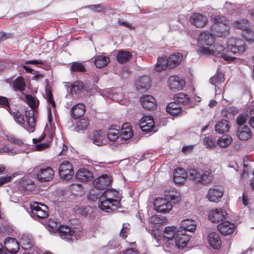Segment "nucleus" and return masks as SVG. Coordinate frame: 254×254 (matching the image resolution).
<instances>
[{"label": "nucleus", "mask_w": 254, "mask_h": 254, "mask_svg": "<svg viewBox=\"0 0 254 254\" xmlns=\"http://www.w3.org/2000/svg\"><path fill=\"white\" fill-rule=\"evenodd\" d=\"M56 233H58L62 239L66 241L73 240L74 238L77 240L74 231H72L67 225H60Z\"/></svg>", "instance_id": "nucleus-12"}, {"label": "nucleus", "mask_w": 254, "mask_h": 254, "mask_svg": "<svg viewBox=\"0 0 254 254\" xmlns=\"http://www.w3.org/2000/svg\"><path fill=\"white\" fill-rule=\"evenodd\" d=\"M140 102L142 107L147 110H152L156 108L155 99L151 95H143L140 99Z\"/></svg>", "instance_id": "nucleus-18"}, {"label": "nucleus", "mask_w": 254, "mask_h": 254, "mask_svg": "<svg viewBox=\"0 0 254 254\" xmlns=\"http://www.w3.org/2000/svg\"><path fill=\"white\" fill-rule=\"evenodd\" d=\"M232 26L234 28L245 31V30L249 27V21L246 19L237 20L233 22Z\"/></svg>", "instance_id": "nucleus-42"}, {"label": "nucleus", "mask_w": 254, "mask_h": 254, "mask_svg": "<svg viewBox=\"0 0 254 254\" xmlns=\"http://www.w3.org/2000/svg\"><path fill=\"white\" fill-rule=\"evenodd\" d=\"M86 7L97 13H104L108 10L107 6L103 3L91 4L87 6Z\"/></svg>", "instance_id": "nucleus-45"}, {"label": "nucleus", "mask_w": 254, "mask_h": 254, "mask_svg": "<svg viewBox=\"0 0 254 254\" xmlns=\"http://www.w3.org/2000/svg\"><path fill=\"white\" fill-rule=\"evenodd\" d=\"M183 55L180 53H175L171 55L168 58L169 62V68H173L177 66L182 62Z\"/></svg>", "instance_id": "nucleus-30"}, {"label": "nucleus", "mask_w": 254, "mask_h": 254, "mask_svg": "<svg viewBox=\"0 0 254 254\" xmlns=\"http://www.w3.org/2000/svg\"><path fill=\"white\" fill-rule=\"evenodd\" d=\"M223 193L224 190L221 186L214 185L208 190L206 197L209 201L217 202L222 197Z\"/></svg>", "instance_id": "nucleus-11"}, {"label": "nucleus", "mask_w": 254, "mask_h": 254, "mask_svg": "<svg viewBox=\"0 0 254 254\" xmlns=\"http://www.w3.org/2000/svg\"><path fill=\"white\" fill-rule=\"evenodd\" d=\"M212 51L213 54L216 55L220 54L221 57L226 61H232L234 59L233 57L229 56L224 53V48L222 45L220 44H215L214 45Z\"/></svg>", "instance_id": "nucleus-28"}, {"label": "nucleus", "mask_w": 254, "mask_h": 254, "mask_svg": "<svg viewBox=\"0 0 254 254\" xmlns=\"http://www.w3.org/2000/svg\"><path fill=\"white\" fill-rule=\"evenodd\" d=\"M85 112V106L82 103H78L73 106L71 110L72 118L77 119L83 116Z\"/></svg>", "instance_id": "nucleus-27"}, {"label": "nucleus", "mask_w": 254, "mask_h": 254, "mask_svg": "<svg viewBox=\"0 0 254 254\" xmlns=\"http://www.w3.org/2000/svg\"><path fill=\"white\" fill-rule=\"evenodd\" d=\"M227 49L234 54H241L246 50V44L241 39L232 38L227 42Z\"/></svg>", "instance_id": "nucleus-8"}, {"label": "nucleus", "mask_w": 254, "mask_h": 254, "mask_svg": "<svg viewBox=\"0 0 254 254\" xmlns=\"http://www.w3.org/2000/svg\"><path fill=\"white\" fill-rule=\"evenodd\" d=\"M211 19L214 24L211 27V30L217 37H222L229 34V27L225 17L215 15L211 17Z\"/></svg>", "instance_id": "nucleus-5"}, {"label": "nucleus", "mask_w": 254, "mask_h": 254, "mask_svg": "<svg viewBox=\"0 0 254 254\" xmlns=\"http://www.w3.org/2000/svg\"><path fill=\"white\" fill-rule=\"evenodd\" d=\"M129 224L124 223L123 225L122 229L120 232V236L123 238H126L127 236V234L128 233L129 228H128Z\"/></svg>", "instance_id": "nucleus-55"}, {"label": "nucleus", "mask_w": 254, "mask_h": 254, "mask_svg": "<svg viewBox=\"0 0 254 254\" xmlns=\"http://www.w3.org/2000/svg\"><path fill=\"white\" fill-rule=\"evenodd\" d=\"M92 140L93 143L97 146H102L107 142L106 135L101 130L95 131L92 134Z\"/></svg>", "instance_id": "nucleus-25"}, {"label": "nucleus", "mask_w": 254, "mask_h": 254, "mask_svg": "<svg viewBox=\"0 0 254 254\" xmlns=\"http://www.w3.org/2000/svg\"><path fill=\"white\" fill-rule=\"evenodd\" d=\"M177 232H179L177 228L175 226H167L165 228L163 234V241L165 243L166 246L167 243H169L172 241H174Z\"/></svg>", "instance_id": "nucleus-22"}, {"label": "nucleus", "mask_w": 254, "mask_h": 254, "mask_svg": "<svg viewBox=\"0 0 254 254\" xmlns=\"http://www.w3.org/2000/svg\"><path fill=\"white\" fill-rule=\"evenodd\" d=\"M250 118L249 119V124L252 127L254 128V108L250 109Z\"/></svg>", "instance_id": "nucleus-62"}, {"label": "nucleus", "mask_w": 254, "mask_h": 254, "mask_svg": "<svg viewBox=\"0 0 254 254\" xmlns=\"http://www.w3.org/2000/svg\"><path fill=\"white\" fill-rule=\"evenodd\" d=\"M217 228L221 234L223 235H228L234 232L235 226L232 223L225 221L219 224Z\"/></svg>", "instance_id": "nucleus-24"}, {"label": "nucleus", "mask_w": 254, "mask_h": 254, "mask_svg": "<svg viewBox=\"0 0 254 254\" xmlns=\"http://www.w3.org/2000/svg\"><path fill=\"white\" fill-rule=\"evenodd\" d=\"M13 148L8 145H4L0 147V153H10L11 155H14L20 153L19 151H13Z\"/></svg>", "instance_id": "nucleus-53"}, {"label": "nucleus", "mask_w": 254, "mask_h": 254, "mask_svg": "<svg viewBox=\"0 0 254 254\" xmlns=\"http://www.w3.org/2000/svg\"><path fill=\"white\" fill-rule=\"evenodd\" d=\"M190 239L189 235L182 233L181 231H179L174 241L167 243L166 247L170 249L169 250L170 253L177 254L179 250L183 249L187 246Z\"/></svg>", "instance_id": "nucleus-6"}, {"label": "nucleus", "mask_w": 254, "mask_h": 254, "mask_svg": "<svg viewBox=\"0 0 254 254\" xmlns=\"http://www.w3.org/2000/svg\"><path fill=\"white\" fill-rule=\"evenodd\" d=\"M224 80V75L222 72H218L209 79L211 84L215 87L216 93L220 89L218 87V85L223 82Z\"/></svg>", "instance_id": "nucleus-36"}, {"label": "nucleus", "mask_w": 254, "mask_h": 254, "mask_svg": "<svg viewBox=\"0 0 254 254\" xmlns=\"http://www.w3.org/2000/svg\"><path fill=\"white\" fill-rule=\"evenodd\" d=\"M70 190L72 191L79 192L82 191V187L80 184H73L70 186Z\"/></svg>", "instance_id": "nucleus-63"}, {"label": "nucleus", "mask_w": 254, "mask_h": 254, "mask_svg": "<svg viewBox=\"0 0 254 254\" xmlns=\"http://www.w3.org/2000/svg\"><path fill=\"white\" fill-rule=\"evenodd\" d=\"M181 228L185 231L193 232L196 228L195 221L190 219L183 220L180 224Z\"/></svg>", "instance_id": "nucleus-31"}, {"label": "nucleus", "mask_w": 254, "mask_h": 254, "mask_svg": "<svg viewBox=\"0 0 254 254\" xmlns=\"http://www.w3.org/2000/svg\"><path fill=\"white\" fill-rule=\"evenodd\" d=\"M70 70L73 72H84L85 68L81 63L73 62L71 65Z\"/></svg>", "instance_id": "nucleus-51"}, {"label": "nucleus", "mask_w": 254, "mask_h": 254, "mask_svg": "<svg viewBox=\"0 0 254 254\" xmlns=\"http://www.w3.org/2000/svg\"><path fill=\"white\" fill-rule=\"evenodd\" d=\"M109 97L112 100L118 101L121 100L122 96L121 93L112 91V92L109 94Z\"/></svg>", "instance_id": "nucleus-60"}, {"label": "nucleus", "mask_w": 254, "mask_h": 254, "mask_svg": "<svg viewBox=\"0 0 254 254\" xmlns=\"http://www.w3.org/2000/svg\"><path fill=\"white\" fill-rule=\"evenodd\" d=\"M131 54L127 51H119L117 58L119 63L124 64L128 61L131 58Z\"/></svg>", "instance_id": "nucleus-41"}, {"label": "nucleus", "mask_w": 254, "mask_h": 254, "mask_svg": "<svg viewBox=\"0 0 254 254\" xmlns=\"http://www.w3.org/2000/svg\"><path fill=\"white\" fill-rule=\"evenodd\" d=\"M48 227L50 232L56 233L59 226L57 223L53 220H50L48 222Z\"/></svg>", "instance_id": "nucleus-54"}, {"label": "nucleus", "mask_w": 254, "mask_h": 254, "mask_svg": "<svg viewBox=\"0 0 254 254\" xmlns=\"http://www.w3.org/2000/svg\"><path fill=\"white\" fill-rule=\"evenodd\" d=\"M187 177L185 170L182 168H177L174 170L173 174L174 181L176 184H180L185 182Z\"/></svg>", "instance_id": "nucleus-26"}, {"label": "nucleus", "mask_w": 254, "mask_h": 254, "mask_svg": "<svg viewBox=\"0 0 254 254\" xmlns=\"http://www.w3.org/2000/svg\"><path fill=\"white\" fill-rule=\"evenodd\" d=\"M155 70L161 71L169 68V62L166 56L159 57L156 64Z\"/></svg>", "instance_id": "nucleus-35"}, {"label": "nucleus", "mask_w": 254, "mask_h": 254, "mask_svg": "<svg viewBox=\"0 0 254 254\" xmlns=\"http://www.w3.org/2000/svg\"><path fill=\"white\" fill-rule=\"evenodd\" d=\"M150 78L147 76H142L138 79L136 83V88L141 91H145L150 86Z\"/></svg>", "instance_id": "nucleus-29"}, {"label": "nucleus", "mask_w": 254, "mask_h": 254, "mask_svg": "<svg viewBox=\"0 0 254 254\" xmlns=\"http://www.w3.org/2000/svg\"><path fill=\"white\" fill-rule=\"evenodd\" d=\"M25 86L24 79L21 76H18L12 82L13 89L15 91L22 92L25 90Z\"/></svg>", "instance_id": "nucleus-34"}, {"label": "nucleus", "mask_w": 254, "mask_h": 254, "mask_svg": "<svg viewBox=\"0 0 254 254\" xmlns=\"http://www.w3.org/2000/svg\"><path fill=\"white\" fill-rule=\"evenodd\" d=\"M121 196L114 189L105 190L98 198V207L105 212H110L120 207Z\"/></svg>", "instance_id": "nucleus-1"}, {"label": "nucleus", "mask_w": 254, "mask_h": 254, "mask_svg": "<svg viewBox=\"0 0 254 254\" xmlns=\"http://www.w3.org/2000/svg\"><path fill=\"white\" fill-rule=\"evenodd\" d=\"M187 178L196 185L208 186L211 184L214 180L211 171L190 168L188 169Z\"/></svg>", "instance_id": "nucleus-3"}, {"label": "nucleus", "mask_w": 254, "mask_h": 254, "mask_svg": "<svg viewBox=\"0 0 254 254\" xmlns=\"http://www.w3.org/2000/svg\"><path fill=\"white\" fill-rule=\"evenodd\" d=\"M230 128L228 122L226 120H222L215 125L216 131L219 133L227 132Z\"/></svg>", "instance_id": "nucleus-37"}, {"label": "nucleus", "mask_w": 254, "mask_h": 254, "mask_svg": "<svg viewBox=\"0 0 254 254\" xmlns=\"http://www.w3.org/2000/svg\"><path fill=\"white\" fill-rule=\"evenodd\" d=\"M208 242L211 247L218 250L220 248L221 241L219 234L214 231L210 232L207 236Z\"/></svg>", "instance_id": "nucleus-23"}, {"label": "nucleus", "mask_w": 254, "mask_h": 254, "mask_svg": "<svg viewBox=\"0 0 254 254\" xmlns=\"http://www.w3.org/2000/svg\"><path fill=\"white\" fill-rule=\"evenodd\" d=\"M203 143L208 148H213L216 146L215 139L211 136L205 137L203 139Z\"/></svg>", "instance_id": "nucleus-52"}, {"label": "nucleus", "mask_w": 254, "mask_h": 254, "mask_svg": "<svg viewBox=\"0 0 254 254\" xmlns=\"http://www.w3.org/2000/svg\"><path fill=\"white\" fill-rule=\"evenodd\" d=\"M25 99L28 105L32 108V110L36 108L39 104L38 100L31 95H26Z\"/></svg>", "instance_id": "nucleus-48"}, {"label": "nucleus", "mask_w": 254, "mask_h": 254, "mask_svg": "<svg viewBox=\"0 0 254 254\" xmlns=\"http://www.w3.org/2000/svg\"><path fill=\"white\" fill-rule=\"evenodd\" d=\"M0 106L5 108L9 111L10 109L8 99L3 96H0Z\"/></svg>", "instance_id": "nucleus-58"}, {"label": "nucleus", "mask_w": 254, "mask_h": 254, "mask_svg": "<svg viewBox=\"0 0 254 254\" xmlns=\"http://www.w3.org/2000/svg\"><path fill=\"white\" fill-rule=\"evenodd\" d=\"M185 85V81L181 76L172 75L168 79V86L169 89L173 92L182 90Z\"/></svg>", "instance_id": "nucleus-9"}, {"label": "nucleus", "mask_w": 254, "mask_h": 254, "mask_svg": "<svg viewBox=\"0 0 254 254\" xmlns=\"http://www.w3.org/2000/svg\"><path fill=\"white\" fill-rule=\"evenodd\" d=\"M59 172L60 177L66 180H70L74 174L72 165L67 161H64L60 164Z\"/></svg>", "instance_id": "nucleus-10"}, {"label": "nucleus", "mask_w": 254, "mask_h": 254, "mask_svg": "<svg viewBox=\"0 0 254 254\" xmlns=\"http://www.w3.org/2000/svg\"><path fill=\"white\" fill-rule=\"evenodd\" d=\"M166 111L171 115L174 116L179 114L182 111V109L180 106V104L175 100L167 105Z\"/></svg>", "instance_id": "nucleus-33"}, {"label": "nucleus", "mask_w": 254, "mask_h": 254, "mask_svg": "<svg viewBox=\"0 0 254 254\" xmlns=\"http://www.w3.org/2000/svg\"><path fill=\"white\" fill-rule=\"evenodd\" d=\"M190 22L196 28H201L207 24L208 19L200 13H194L191 15Z\"/></svg>", "instance_id": "nucleus-15"}, {"label": "nucleus", "mask_w": 254, "mask_h": 254, "mask_svg": "<svg viewBox=\"0 0 254 254\" xmlns=\"http://www.w3.org/2000/svg\"><path fill=\"white\" fill-rule=\"evenodd\" d=\"M247 116L246 115L242 114L238 116L237 118V122L238 124L240 126L244 125L247 121Z\"/></svg>", "instance_id": "nucleus-61"}, {"label": "nucleus", "mask_w": 254, "mask_h": 254, "mask_svg": "<svg viewBox=\"0 0 254 254\" xmlns=\"http://www.w3.org/2000/svg\"><path fill=\"white\" fill-rule=\"evenodd\" d=\"M89 122L87 119H81L76 123V130H82L85 129L89 126Z\"/></svg>", "instance_id": "nucleus-50"}, {"label": "nucleus", "mask_w": 254, "mask_h": 254, "mask_svg": "<svg viewBox=\"0 0 254 254\" xmlns=\"http://www.w3.org/2000/svg\"><path fill=\"white\" fill-rule=\"evenodd\" d=\"M108 138L111 141H115L119 136V131L117 129L110 128L107 133Z\"/></svg>", "instance_id": "nucleus-47"}, {"label": "nucleus", "mask_w": 254, "mask_h": 254, "mask_svg": "<svg viewBox=\"0 0 254 254\" xmlns=\"http://www.w3.org/2000/svg\"><path fill=\"white\" fill-rule=\"evenodd\" d=\"M46 96L47 102L53 107H55V103L52 99V93L49 90H46Z\"/></svg>", "instance_id": "nucleus-59"}, {"label": "nucleus", "mask_w": 254, "mask_h": 254, "mask_svg": "<svg viewBox=\"0 0 254 254\" xmlns=\"http://www.w3.org/2000/svg\"><path fill=\"white\" fill-rule=\"evenodd\" d=\"M4 249L7 252L15 254L19 250V244L15 238L8 237L4 241Z\"/></svg>", "instance_id": "nucleus-20"}, {"label": "nucleus", "mask_w": 254, "mask_h": 254, "mask_svg": "<svg viewBox=\"0 0 254 254\" xmlns=\"http://www.w3.org/2000/svg\"><path fill=\"white\" fill-rule=\"evenodd\" d=\"M200 47L197 50V53L199 54L209 55L211 54V50L208 47H204V46H199Z\"/></svg>", "instance_id": "nucleus-57"}, {"label": "nucleus", "mask_w": 254, "mask_h": 254, "mask_svg": "<svg viewBox=\"0 0 254 254\" xmlns=\"http://www.w3.org/2000/svg\"><path fill=\"white\" fill-rule=\"evenodd\" d=\"M120 134L121 138L124 140H127L132 136L133 132L128 123L123 125Z\"/></svg>", "instance_id": "nucleus-38"}, {"label": "nucleus", "mask_w": 254, "mask_h": 254, "mask_svg": "<svg viewBox=\"0 0 254 254\" xmlns=\"http://www.w3.org/2000/svg\"><path fill=\"white\" fill-rule=\"evenodd\" d=\"M226 215V212L225 210L216 208L212 210L208 214V219L212 222L219 223L222 221Z\"/></svg>", "instance_id": "nucleus-21"}, {"label": "nucleus", "mask_w": 254, "mask_h": 254, "mask_svg": "<svg viewBox=\"0 0 254 254\" xmlns=\"http://www.w3.org/2000/svg\"><path fill=\"white\" fill-rule=\"evenodd\" d=\"M232 138L229 134L222 136L217 140V143L221 147H226L232 142Z\"/></svg>", "instance_id": "nucleus-44"}, {"label": "nucleus", "mask_w": 254, "mask_h": 254, "mask_svg": "<svg viewBox=\"0 0 254 254\" xmlns=\"http://www.w3.org/2000/svg\"><path fill=\"white\" fill-rule=\"evenodd\" d=\"M30 215L35 220L45 219L48 216L47 206L41 203L34 202L30 204Z\"/></svg>", "instance_id": "nucleus-7"}, {"label": "nucleus", "mask_w": 254, "mask_h": 254, "mask_svg": "<svg viewBox=\"0 0 254 254\" xmlns=\"http://www.w3.org/2000/svg\"><path fill=\"white\" fill-rule=\"evenodd\" d=\"M20 244L22 249L28 250L33 247V242L29 236L23 235L20 239Z\"/></svg>", "instance_id": "nucleus-39"}, {"label": "nucleus", "mask_w": 254, "mask_h": 254, "mask_svg": "<svg viewBox=\"0 0 254 254\" xmlns=\"http://www.w3.org/2000/svg\"><path fill=\"white\" fill-rule=\"evenodd\" d=\"M237 135L241 140L247 141L252 137L253 134L249 127L241 125L238 127Z\"/></svg>", "instance_id": "nucleus-19"}, {"label": "nucleus", "mask_w": 254, "mask_h": 254, "mask_svg": "<svg viewBox=\"0 0 254 254\" xmlns=\"http://www.w3.org/2000/svg\"><path fill=\"white\" fill-rule=\"evenodd\" d=\"M166 198H157L155 199L154 206L158 212L166 213L172 208V203H176L181 200L180 195L176 190L170 191L165 194Z\"/></svg>", "instance_id": "nucleus-2"}, {"label": "nucleus", "mask_w": 254, "mask_h": 254, "mask_svg": "<svg viewBox=\"0 0 254 254\" xmlns=\"http://www.w3.org/2000/svg\"><path fill=\"white\" fill-rule=\"evenodd\" d=\"M155 123L151 116L143 117L139 121V126L143 132H149L153 130Z\"/></svg>", "instance_id": "nucleus-16"}, {"label": "nucleus", "mask_w": 254, "mask_h": 254, "mask_svg": "<svg viewBox=\"0 0 254 254\" xmlns=\"http://www.w3.org/2000/svg\"><path fill=\"white\" fill-rule=\"evenodd\" d=\"M6 137V139L11 143L17 144L18 146H21L23 144V142L21 140L16 138L13 135H7Z\"/></svg>", "instance_id": "nucleus-56"}, {"label": "nucleus", "mask_w": 254, "mask_h": 254, "mask_svg": "<svg viewBox=\"0 0 254 254\" xmlns=\"http://www.w3.org/2000/svg\"><path fill=\"white\" fill-rule=\"evenodd\" d=\"M49 147V143H40L36 146V149L38 151L44 150Z\"/></svg>", "instance_id": "nucleus-64"}, {"label": "nucleus", "mask_w": 254, "mask_h": 254, "mask_svg": "<svg viewBox=\"0 0 254 254\" xmlns=\"http://www.w3.org/2000/svg\"><path fill=\"white\" fill-rule=\"evenodd\" d=\"M243 37L249 42H254V31L249 27L243 32Z\"/></svg>", "instance_id": "nucleus-46"}, {"label": "nucleus", "mask_w": 254, "mask_h": 254, "mask_svg": "<svg viewBox=\"0 0 254 254\" xmlns=\"http://www.w3.org/2000/svg\"><path fill=\"white\" fill-rule=\"evenodd\" d=\"M175 100L178 103L184 105H190V100L188 96L183 93L177 94L175 97Z\"/></svg>", "instance_id": "nucleus-43"}, {"label": "nucleus", "mask_w": 254, "mask_h": 254, "mask_svg": "<svg viewBox=\"0 0 254 254\" xmlns=\"http://www.w3.org/2000/svg\"><path fill=\"white\" fill-rule=\"evenodd\" d=\"M54 176V172L51 167L40 169L36 174L37 180L41 182L51 181Z\"/></svg>", "instance_id": "nucleus-14"}, {"label": "nucleus", "mask_w": 254, "mask_h": 254, "mask_svg": "<svg viewBox=\"0 0 254 254\" xmlns=\"http://www.w3.org/2000/svg\"><path fill=\"white\" fill-rule=\"evenodd\" d=\"M110 62V59L104 55L97 56L94 60V64L98 68H102Z\"/></svg>", "instance_id": "nucleus-40"}, {"label": "nucleus", "mask_w": 254, "mask_h": 254, "mask_svg": "<svg viewBox=\"0 0 254 254\" xmlns=\"http://www.w3.org/2000/svg\"><path fill=\"white\" fill-rule=\"evenodd\" d=\"M215 42V37L210 32L207 31H202L197 40L199 46H212Z\"/></svg>", "instance_id": "nucleus-13"}, {"label": "nucleus", "mask_w": 254, "mask_h": 254, "mask_svg": "<svg viewBox=\"0 0 254 254\" xmlns=\"http://www.w3.org/2000/svg\"><path fill=\"white\" fill-rule=\"evenodd\" d=\"M9 112L13 116L14 121L26 130L29 132H33L35 129V120L34 117V111L30 110L25 113L26 121H25L24 116L18 111L13 112Z\"/></svg>", "instance_id": "nucleus-4"}, {"label": "nucleus", "mask_w": 254, "mask_h": 254, "mask_svg": "<svg viewBox=\"0 0 254 254\" xmlns=\"http://www.w3.org/2000/svg\"><path fill=\"white\" fill-rule=\"evenodd\" d=\"M75 176L81 181H86L92 179V173L87 169L81 168L76 173Z\"/></svg>", "instance_id": "nucleus-32"}, {"label": "nucleus", "mask_w": 254, "mask_h": 254, "mask_svg": "<svg viewBox=\"0 0 254 254\" xmlns=\"http://www.w3.org/2000/svg\"><path fill=\"white\" fill-rule=\"evenodd\" d=\"M83 89V85L82 82L79 81L74 82L71 85L70 90L71 93H75L78 94L80 93Z\"/></svg>", "instance_id": "nucleus-49"}, {"label": "nucleus", "mask_w": 254, "mask_h": 254, "mask_svg": "<svg viewBox=\"0 0 254 254\" xmlns=\"http://www.w3.org/2000/svg\"><path fill=\"white\" fill-rule=\"evenodd\" d=\"M111 177L108 175H103L93 181V185L98 190H104L111 184Z\"/></svg>", "instance_id": "nucleus-17"}]
</instances>
